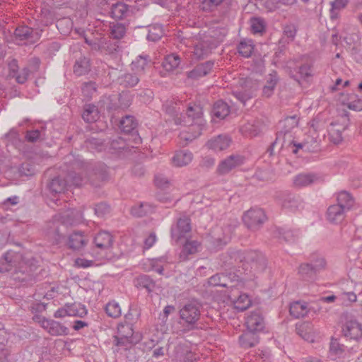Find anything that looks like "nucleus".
<instances>
[{
    "label": "nucleus",
    "mask_w": 362,
    "mask_h": 362,
    "mask_svg": "<svg viewBox=\"0 0 362 362\" xmlns=\"http://www.w3.org/2000/svg\"><path fill=\"white\" fill-rule=\"evenodd\" d=\"M342 332L345 337L358 341L362 338V325L355 319L347 320L343 325Z\"/></svg>",
    "instance_id": "9d476101"
},
{
    "label": "nucleus",
    "mask_w": 362,
    "mask_h": 362,
    "mask_svg": "<svg viewBox=\"0 0 362 362\" xmlns=\"http://www.w3.org/2000/svg\"><path fill=\"white\" fill-rule=\"evenodd\" d=\"M296 333L305 341L313 342L315 335L313 325L309 322H303L296 325Z\"/></svg>",
    "instance_id": "4be33fe9"
},
{
    "label": "nucleus",
    "mask_w": 362,
    "mask_h": 362,
    "mask_svg": "<svg viewBox=\"0 0 362 362\" xmlns=\"http://www.w3.org/2000/svg\"><path fill=\"white\" fill-rule=\"evenodd\" d=\"M73 174L74 175L76 173V171H71L67 175V180L62 179L60 177H56L53 178L48 184L47 187L51 193L53 194H60L63 192H64L66 185L68 183H70L73 185L70 177L69 175Z\"/></svg>",
    "instance_id": "dca6fc26"
},
{
    "label": "nucleus",
    "mask_w": 362,
    "mask_h": 362,
    "mask_svg": "<svg viewBox=\"0 0 362 362\" xmlns=\"http://www.w3.org/2000/svg\"><path fill=\"white\" fill-rule=\"evenodd\" d=\"M224 0H199L201 8L204 11H212Z\"/></svg>",
    "instance_id": "052dcab7"
},
{
    "label": "nucleus",
    "mask_w": 362,
    "mask_h": 362,
    "mask_svg": "<svg viewBox=\"0 0 362 362\" xmlns=\"http://www.w3.org/2000/svg\"><path fill=\"white\" fill-rule=\"evenodd\" d=\"M339 299L341 300L343 303L349 305L356 301L357 296L354 292H343L339 296Z\"/></svg>",
    "instance_id": "e2e57ef3"
},
{
    "label": "nucleus",
    "mask_w": 362,
    "mask_h": 362,
    "mask_svg": "<svg viewBox=\"0 0 362 362\" xmlns=\"http://www.w3.org/2000/svg\"><path fill=\"white\" fill-rule=\"evenodd\" d=\"M141 339L139 336L136 339H129L125 337H121L119 335L114 337V343L117 346H122L124 349H127L129 347L138 343Z\"/></svg>",
    "instance_id": "a18cd8bd"
},
{
    "label": "nucleus",
    "mask_w": 362,
    "mask_h": 362,
    "mask_svg": "<svg viewBox=\"0 0 362 362\" xmlns=\"http://www.w3.org/2000/svg\"><path fill=\"white\" fill-rule=\"evenodd\" d=\"M118 335L121 337H125L129 339H136L137 337L134 335V331L132 327L129 324L119 325L117 327Z\"/></svg>",
    "instance_id": "4d7b16f0"
},
{
    "label": "nucleus",
    "mask_w": 362,
    "mask_h": 362,
    "mask_svg": "<svg viewBox=\"0 0 362 362\" xmlns=\"http://www.w3.org/2000/svg\"><path fill=\"white\" fill-rule=\"evenodd\" d=\"M135 285L138 288H146L148 292L151 291L155 287L154 281L147 275L137 277L135 280Z\"/></svg>",
    "instance_id": "ea45409f"
},
{
    "label": "nucleus",
    "mask_w": 362,
    "mask_h": 362,
    "mask_svg": "<svg viewBox=\"0 0 362 362\" xmlns=\"http://www.w3.org/2000/svg\"><path fill=\"white\" fill-rule=\"evenodd\" d=\"M345 350V346L341 344L337 339H332L330 342L329 351L332 354L341 355Z\"/></svg>",
    "instance_id": "680f3d73"
},
{
    "label": "nucleus",
    "mask_w": 362,
    "mask_h": 362,
    "mask_svg": "<svg viewBox=\"0 0 362 362\" xmlns=\"http://www.w3.org/2000/svg\"><path fill=\"white\" fill-rule=\"evenodd\" d=\"M129 13V7L127 4L117 2L111 6L110 16L116 20L124 18Z\"/></svg>",
    "instance_id": "7c9ffc66"
},
{
    "label": "nucleus",
    "mask_w": 362,
    "mask_h": 362,
    "mask_svg": "<svg viewBox=\"0 0 362 362\" xmlns=\"http://www.w3.org/2000/svg\"><path fill=\"white\" fill-rule=\"evenodd\" d=\"M88 242V239L82 232H74L69 237L68 245L73 250H81Z\"/></svg>",
    "instance_id": "aec40b11"
},
{
    "label": "nucleus",
    "mask_w": 362,
    "mask_h": 362,
    "mask_svg": "<svg viewBox=\"0 0 362 362\" xmlns=\"http://www.w3.org/2000/svg\"><path fill=\"white\" fill-rule=\"evenodd\" d=\"M66 305L69 316H77L82 317L87 313L86 308L81 304L71 303Z\"/></svg>",
    "instance_id": "c03bdc74"
},
{
    "label": "nucleus",
    "mask_w": 362,
    "mask_h": 362,
    "mask_svg": "<svg viewBox=\"0 0 362 362\" xmlns=\"http://www.w3.org/2000/svg\"><path fill=\"white\" fill-rule=\"evenodd\" d=\"M317 177L311 173H301L293 177V185L297 187H307L313 183Z\"/></svg>",
    "instance_id": "2f4dec72"
},
{
    "label": "nucleus",
    "mask_w": 362,
    "mask_h": 362,
    "mask_svg": "<svg viewBox=\"0 0 362 362\" xmlns=\"http://www.w3.org/2000/svg\"><path fill=\"white\" fill-rule=\"evenodd\" d=\"M231 143V139L227 135H218L206 143L208 148L214 151H221L227 149Z\"/></svg>",
    "instance_id": "f3484780"
},
{
    "label": "nucleus",
    "mask_w": 362,
    "mask_h": 362,
    "mask_svg": "<svg viewBox=\"0 0 362 362\" xmlns=\"http://www.w3.org/2000/svg\"><path fill=\"white\" fill-rule=\"evenodd\" d=\"M82 117L88 123L96 121L98 117V110L94 105H88L84 110Z\"/></svg>",
    "instance_id": "603ef678"
},
{
    "label": "nucleus",
    "mask_w": 362,
    "mask_h": 362,
    "mask_svg": "<svg viewBox=\"0 0 362 362\" xmlns=\"http://www.w3.org/2000/svg\"><path fill=\"white\" fill-rule=\"evenodd\" d=\"M240 130L246 136L255 137L262 132V124L259 121L253 120L243 124Z\"/></svg>",
    "instance_id": "393cba45"
},
{
    "label": "nucleus",
    "mask_w": 362,
    "mask_h": 362,
    "mask_svg": "<svg viewBox=\"0 0 362 362\" xmlns=\"http://www.w3.org/2000/svg\"><path fill=\"white\" fill-rule=\"evenodd\" d=\"M163 35V29L160 25H153L149 27L147 39L156 42L161 38Z\"/></svg>",
    "instance_id": "de8ad7c7"
},
{
    "label": "nucleus",
    "mask_w": 362,
    "mask_h": 362,
    "mask_svg": "<svg viewBox=\"0 0 362 362\" xmlns=\"http://www.w3.org/2000/svg\"><path fill=\"white\" fill-rule=\"evenodd\" d=\"M267 220L264 211L260 208H251L243 216L245 226L251 231L259 230Z\"/></svg>",
    "instance_id": "39448f33"
},
{
    "label": "nucleus",
    "mask_w": 362,
    "mask_h": 362,
    "mask_svg": "<svg viewBox=\"0 0 362 362\" xmlns=\"http://www.w3.org/2000/svg\"><path fill=\"white\" fill-rule=\"evenodd\" d=\"M247 330L255 332H261L264 328V319L259 311L251 312L245 319Z\"/></svg>",
    "instance_id": "f8f14e48"
},
{
    "label": "nucleus",
    "mask_w": 362,
    "mask_h": 362,
    "mask_svg": "<svg viewBox=\"0 0 362 362\" xmlns=\"http://www.w3.org/2000/svg\"><path fill=\"white\" fill-rule=\"evenodd\" d=\"M202 305L197 300L186 303L180 310L179 315L183 321L186 330H192L196 327L201 316Z\"/></svg>",
    "instance_id": "20e7f679"
},
{
    "label": "nucleus",
    "mask_w": 362,
    "mask_h": 362,
    "mask_svg": "<svg viewBox=\"0 0 362 362\" xmlns=\"http://www.w3.org/2000/svg\"><path fill=\"white\" fill-rule=\"evenodd\" d=\"M289 311L295 318L303 317L308 313V305L306 303L300 301L294 302L291 304Z\"/></svg>",
    "instance_id": "473e14b6"
},
{
    "label": "nucleus",
    "mask_w": 362,
    "mask_h": 362,
    "mask_svg": "<svg viewBox=\"0 0 362 362\" xmlns=\"http://www.w3.org/2000/svg\"><path fill=\"white\" fill-rule=\"evenodd\" d=\"M202 249L200 242L195 240H187L183 245L180 258L182 261L189 259V255L197 253Z\"/></svg>",
    "instance_id": "a211bd4d"
},
{
    "label": "nucleus",
    "mask_w": 362,
    "mask_h": 362,
    "mask_svg": "<svg viewBox=\"0 0 362 362\" xmlns=\"http://www.w3.org/2000/svg\"><path fill=\"white\" fill-rule=\"evenodd\" d=\"M277 82L278 77L276 75V72L274 71L273 73L269 75V77L267 80V83L263 87V95L267 98L270 97L274 93Z\"/></svg>",
    "instance_id": "c9c22d12"
},
{
    "label": "nucleus",
    "mask_w": 362,
    "mask_h": 362,
    "mask_svg": "<svg viewBox=\"0 0 362 362\" xmlns=\"http://www.w3.org/2000/svg\"><path fill=\"white\" fill-rule=\"evenodd\" d=\"M298 121L299 119L297 117V115H293L286 117L281 122L282 124L285 127L284 133H283V132H280L277 134L276 140L272 144L269 150H271L272 151L273 147L277 144H281V147H284L286 145L285 137L287 136L288 133L291 129L298 126Z\"/></svg>",
    "instance_id": "6e6552de"
},
{
    "label": "nucleus",
    "mask_w": 362,
    "mask_h": 362,
    "mask_svg": "<svg viewBox=\"0 0 362 362\" xmlns=\"http://www.w3.org/2000/svg\"><path fill=\"white\" fill-rule=\"evenodd\" d=\"M346 211L341 206L333 204L329 206L327 211V218L329 222L338 224L345 218Z\"/></svg>",
    "instance_id": "6ab92c4d"
},
{
    "label": "nucleus",
    "mask_w": 362,
    "mask_h": 362,
    "mask_svg": "<svg viewBox=\"0 0 362 362\" xmlns=\"http://www.w3.org/2000/svg\"><path fill=\"white\" fill-rule=\"evenodd\" d=\"M152 206L146 202H141L134 205L131 208V214L135 217H143L153 211Z\"/></svg>",
    "instance_id": "72a5a7b5"
},
{
    "label": "nucleus",
    "mask_w": 362,
    "mask_h": 362,
    "mask_svg": "<svg viewBox=\"0 0 362 362\" xmlns=\"http://www.w3.org/2000/svg\"><path fill=\"white\" fill-rule=\"evenodd\" d=\"M211 49L207 41H202L194 45L192 54L195 59H202L211 53Z\"/></svg>",
    "instance_id": "cd10ccee"
},
{
    "label": "nucleus",
    "mask_w": 362,
    "mask_h": 362,
    "mask_svg": "<svg viewBox=\"0 0 362 362\" xmlns=\"http://www.w3.org/2000/svg\"><path fill=\"white\" fill-rule=\"evenodd\" d=\"M182 122L184 125L188 126V130L180 132V139L191 141L197 138L202 134L204 126L202 107L197 104L189 105Z\"/></svg>",
    "instance_id": "f03ea898"
},
{
    "label": "nucleus",
    "mask_w": 362,
    "mask_h": 362,
    "mask_svg": "<svg viewBox=\"0 0 362 362\" xmlns=\"http://www.w3.org/2000/svg\"><path fill=\"white\" fill-rule=\"evenodd\" d=\"M192 158L193 155L190 151L182 150L175 153L172 158V163L176 167H182L190 163Z\"/></svg>",
    "instance_id": "b1692460"
},
{
    "label": "nucleus",
    "mask_w": 362,
    "mask_h": 362,
    "mask_svg": "<svg viewBox=\"0 0 362 362\" xmlns=\"http://www.w3.org/2000/svg\"><path fill=\"white\" fill-rule=\"evenodd\" d=\"M137 122L134 117L130 115H127L120 121L119 127L121 130L127 134L131 133L136 129Z\"/></svg>",
    "instance_id": "58836bf2"
},
{
    "label": "nucleus",
    "mask_w": 362,
    "mask_h": 362,
    "mask_svg": "<svg viewBox=\"0 0 362 362\" xmlns=\"http://www.w3.org/2000/svg\"><path fill=\"white\" fill-rule=\"evenodd\" d=\"M341 102L350 110H362V100L358 99L355 94H351L348 100L341 99Z\"/></svg>",
    "instance_id": "a19ab883"
},
{
    "label": "nucleus",
    "mask_w": 362,
    "mask_h": 362,
    "mask_svg": "<svg viewBox=\"0 0 362 362\" xmlns=\"http://www.w3.org/2000/svg\"><path fill=\"white\" fill-rule=\"evenodd\" d=\"M126 33V28L122 23H116L110 28V35L115 39L122 38Z\"/></svg>",
    "instance_id": "13d9d810"
},
{
    "label": "nucleus",
    "mask_w": 362,
    "mask_h": 362,
    "mask_svg": "<svg viewBox=\"0 0 362 362\" xmlns=\"http://www.w3.org/2000/svg\"><path fill=\"white\" fill-rule=\"evenodd\" d=\"M287 69L289 70L291 77L297 81L311 76L310 65L304 64L298 66L297 61L295 59L290 60L287 62Z\"/></svg>",
    "instance_id": "1a4fd4ad"
},
{
    "label": "nucleus",
    "mask_w": 362,
    "mask_h": 362,
    "mask_svg": "<svg viewBox=\"0 0 362 362\" xmlns=\"http://www.w3.org/2000/svg\"><path fill=\"white\" fill-rule=\"evenodd\" d=\"M233 95L240 102L245 105L246 102L253 97L254 91L252 88H249L244 90L235 91Z\"/></svg>",
    "instance_id": "6e6d98bb"
},
{
    "label": "nucleus",
    "mask_w": 362,
    "mask_h": 362,
    "mask_svg": "<svg viewBox=\"0 0 362 362\" xmlns=\"http://www.w3.org/2000/svg\"><path fill=\"white\" fill-rule=\"evenodd\" d=\"M81 89L85 96L90 98L92 95L96 91V86L94 82H86L83 84Z\"/></svg>",
    "instance_id": "0e129e2a"
},
{
    "label": "nucleus",
    "mask_w": 362,
    "mask_h": 362,
    "mask_svg": "<svg viewBox=\"0 0 362 362\" xmlns=\"http://www.w3.org/2000/svg\"><path fill=\"white\" fill-rule=\"evenodd\" d=\"M76 173L69 175V177L75 186H81L88 182L95 187H99L107 179V174L103 168H93L91 165L85 163L74 164Z\"/></svg>",
    "instance_id": "f257e3e1"
},
{
    "label": "nucleus",
    "mask_w": 362,
    "mask_h": 362,
    "mask_svg": "<svg viewBox=\"0 0 362 362\" xmlns=\"http://www.w3.org/2000/svg\"><path fill=\"white\" fill-rule=\"evenodd\" d=\"M20 254L8 251L0 260V272L4 273L11 271L16 267L17 262L21 259Z\"/></svg>",
    "instance_id": "2eb2a0df"
},
{
    "label": "nucleus",
    "mask_w": 362,
    "mask_h": 362,
    "mask_svg": "<svg viewBox=\"0 0 362 362\" xmlns=\"http://www.w3.org/2000/svg\"><path fill=\"white\" fill-rule=\"evenodd\" d=\"M149 62L148 56H139L135 61L132 62V69L136 73L137 75L141 76L142 74H145L146 70L148 68Z\"/></svg>",
    "instance_id": "c756f323"
},
{
    "label": "nucleus",
    "mask_w": 362,
    "mask_h": 362,
    "mask_svg": "<svg viewBox=\"0 0 362 362\" xmlns=\"http://www.w3.org/2000/svg\"><path fill=\"white\" fill-rule=\"evenodd\" d=\"M40 322L42 327L52 336H62L68 334V328L59 322L43 317Z\"/></svg>",
    "instance_id": "9b49d317"
},
{
    "label": "nucleus",
    "mask_w": 362,
    "mask_h": 362,
    "mask_svg": "<svg viewBox=\"0 0 362 362\" xmlns=\"http://www.w3.org/2000/svg\"><path fill=\"white\" fill-rule=\"evenodd\" d=\"M105 312L108 316L113 318L119 317L122 314L119 303L115 300L110 301L106 305Z\"/></svg>",
    "instance_id": "3c124183"
},
{
    "label": "nucleus",
    "mask_w": 362,
    "mask_h": 362,
    "mask_svg": "<svg viewBox=\"0 0 362 362\" xmlns=\"http://www.w3.org/2000/svg\"><path fill=\"white\" fill-rule=\"evenodd\" d=\"M139 75L136 73H127L120 78V83L125 87H134L139 81Z\"/></svg>",
    "instance_id": "37998d69"
},
{
    "label": "nucleus",
    "mask_w": 362,
    "mask_h": 362,
    "mask_svg": "<svg viewBox=\"0 0 362 362\" xmlns=\"http://www.w3.org/2000/svg\"><path fill=\"white\" fill-rule=\"evenodd\" d=\"M180 64V58L178 55L172 54L166 56L163 62V67L167 71H173Z\"/></svg>",
    "instance_id": "4c0bfd02"
},
{
    "label": "nucleus",
    "mask_w": 362,
    "mask_h": 362,
    "mask_svg": "<svg viewBox=\"0 0 362 362\" xmlns=\"http://www.w3.org/2000/svg\"><path fill=\"white\" fill-rule=\"evenodd\" d=\"M337 202L336 205L341 206L346 212L351 210L355 204L354 197L346 191H341L337 194Z\"/></svg>",
    "instance_id": "5701e85b"
},
{
    "label": "nucleus",
    "mask_w": 362,
    "mask_h": 362,
    "mask_svg": "<svg viewBox=\"0 0 362 362\" xmlns=\"http://www.w3.org/2000/svg\"><path fill=\"white\" fill-rule=\"evenodd\" d=\"M191 230L190 218L186 216H181L177 219L176 223L171 226V238L175 243H178L182 240L187 238V235L191 232Z\"/></svg>",
    "instance_id": "423d86ee"
},
{
    "label": "nucleus",
    "mask_w": 362,
    "mask_h": 362,
    "mask_svg": "<svg viewBox=\"0 0 362 362\" xmlns=\"http://www.w3.org/2000/svg\"><path fill=\"white\" fill-rule=\"evenodd\" d=\"M90 71V63L88 58L81 57L78 59L73 66V71L75 75L81 76L87 74Z\"/></svg>",
    "instance_id": "a878e982"
},
{
    "label": "nucleus",
    "mask_w": 362,
    "mask_h": 362,
    "mask_svg": "<svg viewBox=\"0 0 362 362\" xmlns=\"http://www.w3.org/2000/svg\"><path fill=\"white\" fill-rule=\"evenodd\" d=\"M281 205L286 209L295 211L303 207V202L299 197L288 194L284 197Z\"/></svg>",
    "instance_id": "c85d7f7f"
},
{
    "label": "nucleus",
    "mask_w": 362,
    "mask_h": 362,
    "mask_svg": "<svg viewBox=\"0 0 362 362\" xmlns=\"http://www.w3.org/2000/svg\"><path fill=\"white\" fill-rule=\"evenodd\" d=\"M214 233V243L217 246H222L226 245L230 239L232 230L230 227H227L225 229L217 228Z\"/></svg>",
    "instance_id": "412c9836"
},
{
    "label": "nucleus",
    "mask_w": 362,
    "mask_h": 362,
    "mask_svg": "<svg viewBox=\"0 0 362 362\" xmlns=\"http://www.w3.org/2000/svg\"><path fill=\"white\" fill-rule=\"evenodd\" d=\"M251 29L254 33H259L264 31V24L263 20L258 18H252L251 21Z\"/></svg>",
    "instance_id": "338daca9"
},
{
    "label": "nucleus",
    "mask_w": 362,
    "mask_h": 362,
    "mask_svg": "<svg viewBox=\"0 0 362 362\" xmlns=\"http://www.w3.org/2000/svg\"><path fill=\"white\" fill-rule=\"evenodd\" d=\"M310 264L318 272L325 268L326 261L320 254L313 253L310 255Z\"/></svg>",
    "instance_id": "49530a36"
},
{
    "label": "nucleus",
    "mask_w": 362,
    "mask_h": 362,
    "mask_svg": "<svg viewBox=\"0 0 362 362\" xmlns=\"http://www.w3.org/2000/svg\"><path fill=\"white\" fill-rule=\"evenodd\" d=\"M297 234L291 230L282 229L279 232V238L285 240L286 242H293L296 240Z\"/></svg>",
    "instance_id": "69168bd1"
},
{
    "label": "nucleus",
    "mask_w": 362,
    "mask_h": 362,
    "mask_svg": "<svg viewBox=\"0 0 362 362\" xmlns=\"http://www.w3.org/2000/svg\"><path fill=\"white\" fill-rule=\"evenodd\" d=\"M343 39L348 46L354 48L361 40V35L358 31L351 33H346L344 36H343Z\"/></svg>",
    "instance_id": "5fc2aeb1"
},
{
    "label": "nucleus",
    "mask_w": 362,
    "mask_h": 362,
    "mask_svg": "<svg viewBox=\"0 0 362 362\" xmlns=\"http://www.w3.org/2000/svg\"><path fill=\"white\" fill-rule=\"evenodd\" d=\"M251 301L248 296L241 294L235 302V308L239 311H244L250 305Z\"/></svg>",
    "instance_id": "bf43d9fd"
},
{
    "label": "nucleus",
    "mask_w": 362,
    "mask_h": 362,
    "mask_svg": "<svg viewBox=\"0 0 362 362\" xmlns=\"http://www.w3.org/2000/svg\"><path fill=\"white\" fill-rule=\"evenodd\" d=\"M328 134L330 140L336 144H339L342 141L341 130L339 128H337V124L332 122L328 128Z\"/></svg>",
    "instance_id": "09e8293b"
},
{
    "label": "nucleus",
    "mask_w": 362,
    "mask_h": 362,
    "mask_svg": "<svg viewBox=\"0 0 362 362\" xmlns=\"http://www.w3.org/2000/svg\"><path fill=\"white\" fill-rule=\"evenodd\" d=\"M110 147L115 151L126 150L128 148L125 140L121 137L112 140L110 143Z\"/></svg>",
    "instance_id": "774afa93"
},
{
    "label": "nucleus",
    "mask_w": 362,
    "mask_h": 362,
    "mask_svg": "<svg viewBox=\"0 0 362 362\" xmlns=\"http://www.w3.org/2000/svg\"><path fill=\"white\" fill-rule=\"evenodd\" d=\"M230 113V107L223 100H218L213 107L214 115L219 119H224Z\"/></svg>",
    "instance_id": "f704fd0d"
},
{
    "label": "nucleus",
    "mask_w": 362,
    "mask_h": 362,
    "mask_svg": "<svg viewBox=\"0 0 362 362\" xmlns=\"http://www.w3.org/2000/svg\"><path fill=\"white\" fill-rule=\"evenodd\" d=\"M209 284L212 286L230 287L229 276L225 274H216L209 279Z\"/></svg>",
    "instance_id": "e433bc0d"
},
{
    "label": "nucleus",
    "mask_w": 362,
    "mask_h": 362,
    "mask_svg": "<svg viewBox=\"0 0 362 362\" xmlns=\"http://www.w3.org/2000/svg\"><path fill=\"white\" fill-rule=\"evenodd\" d=\"M244 160V157L239 154L230 155L220 162L216 171L219 175H226L232 170L243 165Z\"/></svg>",
    "instance_id": "0eeeda50"
},
{
    "label": "nucleus",
    "mask_w": 362,
    "mask_h": 362,
    "mask_svg": "<svg viewBox=\"0 0 362 362\" xmlns=\"http://www.w3.org/2000/svg\"><path fill=\"white\" fill-rule=\"evenodd\" d=\"M239 342L242 347L250 348L258 344L259 337L256 332L248 330L240 336Z\"/></svg>",
    "instance_id": "bb28decb"
},
{
    "label": "nucleus",
    "mask_w": 362,
    "mask_h": 362,
    "mask_svg": "<svg viewBox=\"0 0 362 362\" xmlns=\"http://www.w3.org/2000/svg\"><path fill=\"white\" fill-rule=\"evenodd\" d=\"M254 47L250 40H243L238 45V50L240 54L244 57H250L252 53Z\"/></svg>",
    "instance_id": "79ce46f5"
},
{
    "label": "nucleus",
    "mask_w": 362,
    "mask_h": 362,
    "mask_svg": "<svg viewBox=\"0 0 362 362\" xmlns=\"http://www.w3.org/2000/svg\"><path fill=\"white\" fill-rule=\"evenodd\" d=\"M235 259L243 262L244 269L250 270L254 276L262 274L267 268V259L259 252L250 250L246 252H238L236 254Z\"/></svg>",
    "instance_id": "7ed1b4c3"
},
{
    "label": "nucleus",
    "mask_w": 362,
    "mask_h": 362,
    "mask_svg": "<svg viewBox=\"0 0 362 362\" xmlns=\"http://www.w3.org/2000/svg\"><path fill=\"white\" fill-rule=\"evenodd\" d=\"M298 272L302 278L308 280L312 279L317 273L310 263H304L300 264Z\"/></svg>",
    "instance_id": "8fccbe9b"
},
{
    "label": "nucleus",
    "mask_w": 362,
    "mask_h": 362,
    "mask_svg": "<svg viewBox=\"0 0 362 362\" xmlns=\"http://www.w3.org/2000/svg\"><path fill=\"white\" fill-rule=\"evenodd\" d=\"M114 238L107 231H100L94 237L93 243L95 247L101 251L108 250L112 248Z\"/></svg>",
    "instance_id": "ddd939ff"
},
{
    "label": "nucleus",
    "mask_w": 362,
    "mask_h": 362,
    "mask_svg": "<svg viewBox=\"0 0 362 362\" xmlns=\"http://www.w3.org/2000/svg\"><path fill=\"white\" fill-rule=\"evenodd\" d=\"M214 65V63L213 61H207L199 64L194 66L192 70L187 73V77L193 80H197L205 76L211 71Z\"/></svg>",
    "instance_id": "4468645a"
},
{
    "label": "nucleus",
    "mask_w": 362,
    "mask_h": 362,
    "mask_svg": "<svg viewBox=\"0 0 362 362\" xmlns=\"http://www.w3.org/2000/svg\"><path fill=\"white\" fill-rule=\"evenodd\" d=\"M32 33V28L26 25H21L16 28L14 34L17 39L24 40L28 39Z\"/></svg>",
    "instance_id": "864d4df0"
}]
</instances>
